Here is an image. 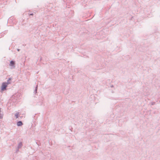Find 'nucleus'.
I'll return each mask as SVG.
<instances>
[{"label": "nucleus", "instance_id": "423d86ee", "mask_svg": "<svg viewBox=\"0 0 160 160\" xmlns=\"http://www.w3.org/2000/svg\"><path fill=\"white\" fill-rule=\"evenodd\" d=\"M38 85H37L36 86V87H35V89L34 92V93H36L37 92V90H38Z\"/></svg>", "mask_w": 160, "mask_h": 160}, {"label": "nucleus", "instance_id": "f8f14e48", "mask_svg": "<svg viewBox=\"0 0 160 160\" xmlns=\"http://www.w3.org/2000/svg\"><path fill=\"white\" fill-rule=\"evenodd\" d=\"M17 51H20V49H17Z\"/></svg>", "mask_w": 160, "mask_h": 160}, {"label": "nucleus", "instance_id": "20e7f679", "mask_svg": "<svg viewBox=\"0 0 160 160\" xmlns=\"http://www.w3.org/2000/svg\"><path fill=\"white\" fill-rule=\"evenodd\" d=\"M22 123L21 121H19L17 122V125L18 126H20L22 125Z\"/></svg>", "mask_w": 160, "mask_h": 160}, {"label": "nucleus", "instance_id": "4468645a", "mask_svg": "<svg viewBox=\"0 0 160 160\" xmlns=\"http://www.w3.org/2000/svg\"><path fill=\"white\" fill-rule=\"evenodd\" d=\"M72 128H71V129H70V130H71V131H72Z\"/></svg>", "mask_w": 160, "mask_h": 160}, {"label": "nucleus", "instance_id": "ddd939ff", "mask_svg": "<svg viewBox=\"0 0 160 160\" xmlns=\"http://www.w3.org/2000/svg\"><path fill=\"white\" fill-rule=\"evenodd\" d=\"M10 19H11V18H10V19H8V21H9H9H10Z\"/></svg>", "mask_w": 160, "mask_h": 160}, {"label": "nucleus", "instance_id": "f257e3e1", "mask_svg": "<svg viewBox=\"0 0 160 160\" xmlns=\"http://www.w3.org/2000/svg\"><path fill=\"white\" fill-rule=\"evenodd\" d=\"M15 62L13 61L12 60L10 62L9 65L12 67V68H15Z\"/></svg>", "mask_w": 160, "mask_h": 160}, {"label": "nucleus", "instance_id": "9d476101", "mask_svg": "<svg viewBox=\"0 0 160 160\" xmlns=\"http://www.w3.org/2000/svg\"><path fill=\"white\" fill-rule=\"evenodd\" d=\"M10 78H9V79H8V82H7V83H9V80H10Z\"/></svg>", "mask_w": 160, "mask_h": 160}, {"label": "nucleus", "instance_id": "9b49d317", "mask_svg": "<svg viewBox=\"0 0 160 160\" xmlns=\"http://www.w3.org/2000/svg\"><path fill=\"white\" fill-rule=\"evenodd\" d=\"M29 15H33V13H30V14H29Z\"/></svg>", "mask_w": 160, "mask_h": 160}, {"label": "nucleus", "instance_id": "1a4fd4ad", "mask_svg": "<svg viewBox=\"0 0 160 160\" xmlns=\"http://www.w3.org/2000/svg\"><path fill=\"white\" fill-rule=\"evenodd\" d=\"M19 149H18V148H17V149L16 150V152H18L19 151Z\"/></svg>", "mask_w": 160, "mask_h": 160}, {"label": "nucleus", "instance_id": "6e6552de", "mask_svg": "<svg viewBox=\"0 0 160 160\" xmlns=\"http://www.w3.org/2000/svg\"><path fill=\"white\" fill-rule=\"evenodd\" d=\"M155 104V102H152L151 103V105H153Z\"/></svg>", "mask_w": 160, "mask_h": 160}, {"label": "nucleus", "instance_id": "7ed1b4c3", "mask_svg": "<svg viewBox=\"0 0 160 160\" xmlns=\"http://www.w3.org/2000/svg\"><path fill=\"white\" fill-rule=\"evenodd\" d=\"M22 142H20L18 143L17 148H18V149H20L22 148Z\"/></svg>", "mask_w": 160, "mask_h": 160}, {"label": "nucleus", "instance_id": "f03ea898", "mask_svg": "<svg viewBox=\"0 0 160 160\" xmlns=\"http://www.w3.org/2000/svg\"><path fill=\"white\" fill-rule=\"evenodd\" d=\"M7 85L6 83L3 82L2 83L1 89L2 90H4L6 89V88L7 87Z\"/></svg>", "mask_w": 160, "mask_h": 160}, {"label": "nucleus", "instance_id": "0eeeda50", "mask_svg": "<svg viewBox=\"0 0 160 160\" xmlns=\"http://www.w3.org/2000/svg\"><path fill=\"white\" fill-rule=\"evenodd\" d=\"M1 109L0 108V119H2L3 118V114L1 113Z\"/></svg>", "mask_w": 160, "mask_h": 160}, {"label": "nucleus", "instance_id": "39448f33", "mask_svg": "<svg viewBox=\"0 0 160 160\" xmlns=\"http://www.w3.org/2000/svg\"><path fill=\"white\" fill-rule=\"evenodd\" d=\"M15 116L16 118H18V117L19 116V112H16V113Z\"/></svg>", "mask_w": 160, "mask_h": 160}]
</instances>
